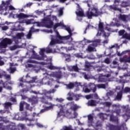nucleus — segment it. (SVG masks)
<instances>
[{
	"label": "nucleus",
	"mask_w": 130,
	"mask_h": 130,
	"mask_svg": "<svg viewBox=\"0 0 130 130\" xmlns=\"http://www.w3.org/2000/svg\"><path fill=\"white\" fill-rule=\"evenodd\" d=\"M92 47H96L98 46V44L96 43L94 41L92 42L91 44H90Z\"/></svg>",
	"instance_id": "43"
},
{
	"label": "nucleus",
	"mask_w": 130,
	"mask_h": 130,
	"mask_svg": "<svg viewBox=\"0 0 130 130\" xmlns=\"http://www.w3.org/2000/svg\"><path fill=\"white\" fill-rule=\"evenodd\" d=\"M30 20L31 22H32L31 24H37V23H40L39 22H35L34 19H31Z\"/></svg>",
	"instance_id": "58"
},
{
	"label": "nucleus",
	"mask_w": 130,
	"mask_h": 130,
	"mask_svg": "<svg viewBox=\"0 0 130 130\" xmlns=\"http://www.w3.org/2000/svg\"><path fill=\"white\" fill-rule=\"evenodd\" d=\"M71 38V36L68 35L66 36L62 37V40H69Z\"/></svg>",
	"instance_id": "35"
},
{
	"label": "nucleus",
	"mask_w": 130,
	"mask_h": 130,
	"mask_svg": "<svg viewBox=\"0 0 130 130\" xmlns=\"http://www.w3.org/2000/svg\"><path fill=\"white\" fill-rule=\"evenodd\" d=\"M61 130H73V128L72 126H63Z\"/></svg>",
	"instance_id": "28"
},
{
	"label": "nucleus",
	"mask_w": 130,
	"mask_h": 130,
	"mask_svg": "<svg viewBox=\"0 0 130 130\" xmlns=\"http://www.w3.org/2000/svg\"><path fill=\"white\" fill-rule=\"evenodd\" d=\"M73 115H74V116L73 117L74 118H77V117H78V113H77L76 111H74Z\"/></svg>",
	"instance_id": "56"
},
{
	"label": "nucleus",
	"mask_w": 130,
	"mask_h": 130,
	"mask_svg": "<svg viewBox=\"0 0 130 130\" xmlns=\"http://www.w3.org/2000/svg\"><path fill=\"white\" fill-rule=\"evenodd\" d=\"M24 36V33L23 32H21V33H18L17 35H16V38L18 39H22V37H23Z\"/></svg>",
	"instance_id": "30"
},
{
	"label": "nucleus",
	"mask_w": 130,
	"mask_h": 130,
	"mask_svg": "<svg viewBox=\"0 0 130 130\" xmlns=\"http://www.w3.org/2000/svg\"><path fill=\"white\" fill-rule=\"evenodd\" d=\"M104 23L103 22H100L99 23V31L97 34V35L98 36H101V34L102 33H104V37L105 38H106L107 37H109V35L110 34L109 33H106L105 31H104Z\"/></svg>",
	"instance_id": "5"
},
{
	"label": "nucleus",
	"mask_w": 130,
	"mask_h": 130,
	"mask_svg": "<svg viewBox=\"0 0 130 130\" xmlns=\"http://www.w3.org/2000/svg\"><path fill=\"white\" fill-rule=\"evenodd\" d=\"M93 96L95 99H98V94H97V93H94Z\"/></svg>",
	"instance_id": "64"
},
{
	"label": "nucleus",
	"mask_w": 130,
	"mask_h": 130,
	"mask_svg": "<svg viewBox=\"0 0 130 130\" xmlns=\"http://www.w3.org/2000/svg\"><path fill=\"white\" fill-rule=\"evenodd\" d=\"M32 23L33 22H31L30 20H28L25 21V23L26 24V25H30V24H32Z\"/></svg>",
	"instance_id": "55"
},
{
	"label": "nucleus",
	"mask_w": 130,
	"mask_h": 130,
	"mask_svg": "<svg viewBox=\"0 0 130 130\" xmlns=\"http://www.w3.org/2000/svg\"><path fill=\"white\" fill-rule=\"evenodd\" d=\"M54 80L53 79H48L47 77H45L42 79V83L45 85H51L52 84V82H53Z\"/></svg>",
	"instance_id": "10"
},
{
	"label": "nucleus",
	"mask_w": 130,
	"mask_h": 130,
	"mask_svg": "<svg viewBox=\"0 0 130 130\" xmlns=\"http://www.w3.org/2000/svg\"><path fill=\"white\" fill-rule=\"evenodd\" d=\"M112 104L111 102H106L105 103V105L107 107H110V106H111V105Z\"/></svg>",
	"instance_id": "38"
},
{
	"label": "nucleus",
	"mask_w": 130,
	"mask_h": 130,
	"mask_svg": "<svg viewBox=\"0 0 130 130\" xmlns=\"http://www.w3.org/2000/svg\"><path fill=\"white\" fill-rule=\"evenodd\" d=\"M87 105L88 106H96V101L93 100L88 101Z\"/></svg>",
	"instance_id": "21"
},
{
	"label": "nucleus",
	"mask_w": 130,
	"mask_h": 130,
	"mask_svg": "<svg viewBox=\"0 0 130 130\" xmlns=\"http://www.w3.org/2000/svg\"><path fill=\"white\" fill-rule=\"evenodd\" d=\"M56 38H58V39H59V40H62V37L60 36V35H59V32H58V31H56Z\"/></svg>",
	"instance_id": "34"
},
{
	"label": "nucleus",
	"mask_w": 130,
	"mask_h": 130,
	"mask_svg": "<svg viewBox=\"0 0 130 130\" xmlns=\"http://www.w3.org/2000/svg\"><path fill=\"white\" fill-rule=\"evenodd\" d=\"M36 80V78L35 77H32V80H30L28 82L29 84H33V83H35V81Z\"/></svg>",
	"instance_id": "40"
},
{
	"label": "nucleus",
	"mask_w": 130,
	"mask_h": 130,
	"mask_svg": "<svg viewBox=\"0 0 130 130\" xmlns=\"http://www.w3.org/2000/svg\"><path fill=\"white\" fill-rule=\"evenodd\" d=\"M57 27H63V28H66V31H68L69 34H72V30L71 29V28H70V27H67L63 23L61 22L55 23L53 26L54 30H55Z\"/></svg>",
	"instance_id": "9"
},
{
	"label": "nucleus",
	"mask_w": 130,
	"mask_h": 130,
	"mask_svg": "<svg viewBox=\"0 0 130 130\" xmlns=\"http://www.w3.org/2000/svg\"><path fill=\"white\" fill-rule=\"evenodd\" d=\"M14 72H16V68H10V73L11 74H14Z\"/></svg>",
	"instance_id": "49"
},
{
	"label": "nucleus",
	"mask_w": 130,
	"mask_h": 130,
	"mask_svg": "<svg viewBox=\"0 0 130 130\" xmlns=\"http://www.w3.org/2000/svg\"><path fill=\"white\" fill-rule=\"evenodd\" d=\"M56 40H52L51 42L50 43V45H54V44H56Z\"/></svg>",
	"instance_id": "46"
},
{
	"label": "nucleus",
	"mask_w": 130,
	"mask_h": 130,
	"mask_svg": "<svg viewBox=\"0 0 130 130\" xmlns=\"http://www.w3.org/2000/svg\"><path fill=\"white\" fill-rule=\"evenodd\" d=\"M104 63H107V64H109L110 63V59L109 58H107L104 60Z\"/></svg>",
	"instance_id": "39"
},
{
	"label": "nucleus",
	"mask_w": 130,
	"mask_h": 130,
	"mask_svg": "<svg viewBox=\"0 0 130 130\" xmlns=\"http://www.w3.org/2000/svg\"><path fill=\"white\" fill-rule=\"evenodd\" d=\"M85 67L86 68V69H89L90 65L89 64V63H86Z\"/></svg>",
	"instance_id": "61"
},
{
	"label": "nucleus",
	"mask_w": 130,
	"mask_h": 130,
	"mask_svg": "<svg viewBox=\"0 0 130 130\" xmlns=\"http://www.w3.org/2000/svg\"><path fill=\"white\" fill-rule=\"evenodd\" d=\"M89 89L91 91L93 92V93H95L97 90V88L96 85L94 83H89Z\"/></svg>",
	"instance_id": "15"
},
{
	"label": "nucleus",
	"mask_w": 130,
	"mask_h": 130,
	"mask_svg": "<svg viewBox=\"0 0 130 130\" xmlns=\"http://www.w3.org/2000/svg\"><path fill=\"white\" fill-rule=\"evenodd\" d=\"M19 110L20 111H23L24 110V105L23 104H20Z\"/></svg>",
	"instance_id": "47"
},
{
	"label": "nucleus",
	"mask_w": 130,
	"mask_h": 130,
	"mask_svg": "<svg viewBox=\"0 0 130 130\" xmlns=\"http://www.w3.org/2000/svg\"><path fill=\"white\" fill-rule=\"evenodd\" d=\"M10 49V50H15V49H17V46L15 45L13 46H11Z\"/></svg>",
	"instance_id": "45"
},
{
	"label": "nucleus",
	"mask_w": 130,
	"mask_h": 130,
	"mask_svg": "<svg viewBox=\"0 0 130 130\" xmlns=\"http://www.w3.org/2000/svg\"><path fill=\"white\" fill-rule=\"evenodd\" d=\"M20 92L23 93H27V92H28V89L27 88H23L20 91Z\"/></svg>",
	"instance_id": "48"
},
{
	"label": "nucleus",
	"mask_w": 130,
	"mask_h": 130,
	"mask_svg": "<svg viewBox=\"0 0 130 130\" xmlns=\"http://www.w3.org/2000/svg\"><path fill=\"white\" fill-rule=\"evenodd\" d=\"M110 120L112 122H118V117L113 115V114H111L110 116Z\"/></svg>",
	"instance_id": "16"
},
{
	"label": "nucleus",
	"mask_w": 130,
	"mask_h": 130,
	"mask_svg": "<svg viewBox=\"0 0 130 130\" xmlns=\"http://www.w3.org/2000/svg\"><path fill=\"white\" fill-rule=\"evenodd\" d=\"M26 67H27V68H35V66H34L32 64H29V63H28L26 65Z\"/></svg>",
	"instance_id": "53"
},
{
	"label": "nucleus",
	"mask_w": 130,
	"mask_h": 130,
	"mask_svg": "<svg viewBox=\"0 0 130 130\" xmlns=\"http://www.w3.org/2000/svg\"><path fill=\"white\" fill-rule=\"evenodd\" d=\"M84 92L85 93H90V92H91V89H90V88H86Z\"/></svg>",
	"instance_id": "52"
},
{
	"label": "nucleus",
	"mask_w": 130,
	"mask_h": 130,
	"mask_svg": "<svg viewBox=\"0 0 130 130\" xmlns=\"http://www.w3.org/2000/svg\"><path fill=\"white\" fill-rule=\"evenodd\" d=\"M13 105V104L11 102H7L5 103V108L6 109H8L9 107H11Z\"/></svg>",
	"instance_id": "24"
},
{
	"label": "nucleus",
	"mask_w": 130,
	"mask_h": 130,
	"mask_svg": "<svg viewBox=\"0 0 130 130\" xmlns=\"http://www.w3.org/2000/svg\"><path fill=\"white\" fill-rule=\"evenodd\" d=\"M86 50H87V51H88L89 52H91V51H93L94 50V48L91 45H89L88 46Z\"/></svg>",
	"instance_id": "31"
},
{
	"label": "nucleus",
	"mask_w": 130,
	"mask_h": 130,
	"mask_svg": "<svg viewBox=\"0 0 130 130\" xmlns=\"http://www.w3.org/2000/svg\"><path fill=\"white\" fill-rule=\"evenodd\" d=\"M91 27V25L90 24H88L86 27V28H85V30L84 31V34H86V31L87 30V29H89V28Z\"/></svg>",
	"instance_id": "59"
},
{
	"label": "nucleus",
	"mask_w": 130,
	"mask_h": 130,
	"mask_svg": "<svg viewBox=\"0 0 130 130\" xmlns=\"http://www.w3.org/2000/svg\"><path fill=\"white\" fill-rule=\"evenodd\" d=\"M32 37V30H29L28 34L26 35V37L27 39H31V37Z\"/></svg>",
	"instance_id": "33"
},
{
	"label": "nucleus",
	"mask_w": 130,
	"mask_h": 130,
	"mask_svg": "<svg viewBox=\"0 0 130 130\" xmlns=\"http://www.w3.org/2000/svg\"><path fill=\"white\" fill-rule=\"evenodd\" d=\"M26 62L27 63H36L37 64H42V66H45V62H38L31 59L27 60Z\"/></svg>",
	"instance_id": "13"
},
{
	"label": "nucleus",
	"mask_w": 130,
	"mask_h": 130,
	"mask_svg": "<svg viewBox=\"0 0 130 130\" xmlns=\"http://www.w3.org/2000/svg\"><path fill=\"white\" fill-rule=\"evenodd\" d=\"M62 76V74L61 72H58L55 74V77H56L57 79H61Z\"/></svg>",
	"instance_id": "23"
},
{
	"label": "nucleus",
	"mask_w": 130,
	"mask_h": 130,
	"mask_svg": "<svg viewBox=\"0 0 130 130\" xmlns=\"http://www.w3.org/2000/svg\"><path fill=\"white\" fill-rule=\"evenodd\" d=\"M124 93H129L130 92V88L129 87H125L124 89Z\"/></svg>",
	"instance_id": "37"
},
{
	"label": "nucleus",
	"mask_w": 130,
	"mask_h": 130,
	"mask_svg": "<svg viewBox=\"0 0 130 130\" xmlns=\"http://www.w3.org/2000/svg\"><path fill=\"white\" fill-rule=\"evenodd\" d=\"M9 5H11V0H7L6 2L2 1V4L0 5V12L8 11Z\"/></svg>",
	"instance_id": "8"
},
{
	"label": "nucleus",
	"mask_w": 130,
	"mask_h": 130,
	"mask_svg": "<svg viewBox=\"0 0 130 130\" xmlns=\"http://www.w3.org/2000/svg\"><path fill=\"white\" fill-rule=\"evenodd\" d=\"M123 38H124L127 40H130V34L125 33L123 35Z\"/></svg>",
	"instance_id": "27"
},
{
	"label": "nucleus",
	"mask_w": 130,
	"mask_h": 130,
	"mask_svg": "<svg viewBox=\"0 0 130 130\" xmlns=\"http://www.w3.org/2000/svg\"><path fill=\"white\" fill-rule=\"evenodd\" d=\"M85 98L87 99V100H89V99H91V95H86L85 96Z\"/></svg>",
	"instance_id": "63"
},
{
	"label": "nucleus",
	"mask_w": 130,
	"mask_h": 130,
	"mask_svg": "<svg viewBox=\"0 0 130 130\" xmlns=\"http://www.w3.org/2000/svg\"><path fill=\"white\" fill-rule=\"evenodd\" d=\"M16 17L17 19L21 20V19H26V18H29L30 15L25 14L23 13H20L19 14H16Z\"/></svg>",
	"instance_id": "12"
},
{
	"label": "nucleus",
	"mask_w": 130,
	"mask_h": 130,
	"mask_svg": "<svg viewBox=\"0 0 130 130\" xmlns=\"http://www.w3.org/2000/svg\"><path fill=\"white\" fill-rule=\"evenodd\" d=\"M9 8V11H15L16 10V8H15L12 5H9L8 6Z\"/></svg>",
	"instance_id": "36"
},
{
	"label": "nucleus",
	"mask_w": 130,
	"mask_h": 130,
	"mask_svg": "<svg viewBox=\"0 0 130 130\" xmlns=\"http://www.w3.org/2000/svg\"><path fill=\"white\" fill-rule=\"evenodd\" d=\"M67 89H73L75 87V84L73 83H70L67 85Z\"/></svg>",
	"instance_id": "26"
},
{
	"label": "nucleus",
	"mask_w": 130,
	"mask_h": 130,
	"mask_svg": "<svg viewBox=\"0 0 130 130\" xmlns=\"http://www.w3.org/2000/svg\"><path fill=\"white\" fill-rule=\"evenodd\" d=\"M52 51V50L50 49V48H47L46 49V52L47 53H51Z\"/></svg>",
	"instance_id": "44"
},
{
	"label": "nucleus",
	"mask_w": 130,
	"mask_h": 130,
	"mask_svg": "<svg viewBox=\"0 0 130 130\" xmlns=\"http://www.w3.org/2000/svg\"><path fill=\"white\" fill-rule=\"evenodd\" d=\"M69 70L70 72H79V68L77 65L70 66Z\"/></svg>",
	"instance_id": "18"
},
{
	"label": "nucleus",
	"mask_w": 130,
	"mask_h": 130,
	"mask_svg": "<svg viewBox=\"0 0 130 130\" xmlns=\"http://www.w3.org/2000/svg\"><path fill=\"white\" fill-rule=\"evenodd\" d=\"M51 109H53V107L52 106H45L44 109L41 110V113H43L45 112V111H48L49 110H51Z\"/></svg>",
	"instance_id": "17"
},
{
	"label": "nucleus",
	"mask_w": 130,
	"mask_h": 130,
	"mask_svg": "<svg viewBox=\"0 0 130 130\" xmlns=\"http://www.w3.org/2000/svg\"><path fill=\"white\" fill-rule=\"evenodd\" d=\"M122 126V125H121V126H118L114 125L113 124H109L107 126V127H108L109 130H121Z\"/></svg>",
	"instance_id": "11"
},
{
	"label": "nucleus",
	"mask_w": 130,
	"mask_h": 130,
	"mask_svg": "<svg viewBox=\"0 0 130 130\" xmlns=\"http://www.w3.org/2000/svg\"><path fill=\"white\" fill-rule=\"evenodd\" d=\"M31 102H32V103H34L35 104L36 103H37V99L36 98L32 97L31 99Z\"/></svg>",
	"instance_id": "41"
},
{
	"label": "nucleus",
	"mask_w": 130,
	"mask_h": 130,
	"mask_svg": "<svg viewBox=\"0 0 130 130\" xmlns=\"http://www.w3.org/2000/svg\"><path fill=\"white\" fill-rule=\"evenodd\" d=\"M125 58L126 62H130V56L128 57H125Z\"/></svg>",
	"instance_id": "54"
},
{
	"label": "nucleus",
	"mask_w": 130,
	"mask_h": 130,
	"mask_svg": "<svg viewBox=\"0 0 130 130\" xmlns=\"http://www.w3.org/2000/svg\"><path fill=\"white\" fill-rule=\"evenodd\" d=\"M46 50L44 48L41 49L40 51V54L42 56H39V55L36 53V52L34 50H32V54L31 57L35 59H37L38 60H44V57H45V55H44V52H45Z\"/></svg>",
	"instance_id": "3"
},
{
	"label": "nucleus",
	"mask_w": 130,
	"mask_h": 130,
	"mask_svg": "<svg viewBox=\"0 0 130 130\" xmlns=\"http://www.w3.org/2000/svg\"><path fill=\"white\" fill-rule=\"evenodd\" d=\"M41 102L42 103L46 104V105H49V106L54 107V105L52 104L51 103L48 102V100L50 101H52V96H41L40 98Z\"/></svg>",
	"instance_id": "6"
},
{
	"label": "nucleus",
	"mask_w": 130,
	"mask_h": 130,
	"mask_svg": "<svg viewBox=\"0 0 130 130\" xmlns=\"http://www.w3.org/2000/svg\"><path fill=\"white\" fill-rule=\"evenodd\" d=\"M119 19L121 20L123 22H125V23L127 22L126 15H125L120 14L119 16Z\"/></svg>",
	"instance_id": "20"
},
{
	"label": "nucleus",
	"mask_w": 130,
	"mask_h": 130,
	"mask_svg": "<svg viewBox=\"0 0 130 130\" xmlns=\"http://www.w3.org/2000/svg\"><path fill=\"white\" fill-rule=\"evenodd\" d=\"M11 101H12V102H14V103L17 102V100H16L15 98H12L11 99Z\"/></svg>",
	"instance_id": "60"
},
{
	"label": "nucleus",
	"mask_w": 130,
	"mask_h": 130,
	"mask_svg": "<svg viewBox=\"0 0 130 130\" xmlns=\"http://www.w3.org/2000/svg\"><path fill=\"white\" fill-rule=\"evenodd\" d=\"M12 43L13 41H12L11 39L6 38L2 41L1 43H0V47H2V48H7L8 45H10Z\"/></svg>",
	"instance_id": "7"
},
{
	"label": "nucleus",
	"mask_w": 130,
	"mask_h": 130,
	"mask_svg": "<svg viewBox=\"0 0 130 130\" xmlns=\"http://www.w3.org/2000/svg\"><path fill=\"white\" fill-rule=\"evenodd\" d=\"M102 14V12L98 11V9L96 8H93L90 10V9L88 11H87L86 15L88 19H92V17H98Z\"/></svg>",
	"instance_id": "2"
},
{
	"label": "nucleus",
	"mask_w": 130,
	"mask_h": 130,
	"mask_svg": "<svg viewBox=\"0 0 130 130\" xmlns=\"http://www.w3.org/2000/svg\"><path fill=\"white\" fill-rule=\"evenodd\" d=\"M125 32V30L124 29L120 30L118 32L119 36H122L123 37V35H125L124 34Z\"/></svg>",
	"instance_id": "32"
},
{
	"label": "nucleus",
	"mask_w": 130,
	"mask_h": 130,
	"mask_svg": "<svg viewBox=\"0 0 130 130\" xmlns=\"http://www.w3.org/2000/svg\"><path fill=\"white\" fill-rule=\"evenodd\" d=\"M119 61L120 62H126L125 57H120V59H119Z\"/></svg>",
	"instance_id": "42"
},
{
	"label": "nucleus",
	"mask_w": 130,
	"mask_h": 130,
	"mask_svg": "<svg viewBox=\"0 0 130 130\" xmlns=\"http://www.w3.org/2000/svg\"><path fill=\"white\" fill-rule=\"evenodd\" d=\"M121 98H122V92L121 91H120L117 93L116 96V99L117 100H121Z\"/></svg>",
	"instance_id": "22"
},
{
	"label": "nucleus",
	"mask_w": 130,
	"mask_h": 130,
	"mask_svg": "<svg viewBox=\"0 0 130 130\" xmlns=\"http://www.w3.org/2000/svg\"><path fill=\"white\" fill-rule=\"evenodd\" d=\"M122 108L123 111L125 112L126 116H127V117H130V108L127 106H124L122 107Z\"/></svg>",
	"instance_id": "14"
},
{
	"label": "nucleus",
	"mask_w": 130,
	"mask_h": 130,
	"mask_svg": "<svg viewBox=\"0 0 130 130\" xmlns=\"http://www.w3.org/2000/svg\"><path fill=\"white\" fill-rule=\"evenodd\" d=\"M97 87L99 89H106V85L104 84H98Z\"/></svg>",
	"instance_id": "29"
},
{
	"label": "nucleus",
	"mask_w": 130,
	"mask_h": 130,
	"mask_svg": "<svg viewBox=\"0 0 130 130\" xmlns=\"http://www.w3.org/2000/svg\"><path fill=\"white\" fill-rule=\"evenodd\" d=\"M32 6V3H29L26 4L25 6H24V8H29V7Z\"/></svg>",
	"instance_id": "50"
},
{
	"label": "nucleus",
	"mask_w": 130,
	"mask_h": 130,
	"mask_svg": "<svg viewBox=\"0 0 130 130\" xmlns=\"http://www.w3.org/2000/svg\"><path fill=\"white\" fill-rule=\"evenodd\" d=\"M38 27H46V28H52L53 27V22L47 19H43L41 22H36Z\"/></svg>",
	"instance_id": "4"
},
{
	"label": "nucleus",
	"mask_w": 130,
	"mask_h": 130,
	"mask_svg": "<svg viewBox=\"0 0 130 130\" xmlns=\"http://www.w3.org/2000/svg\"><path fill=\"white\" fill-rule=\"evenodd\" d=\"M88 117V123L89 124V126H92V124L93 123V116H92L91 114H89L87 116Z\"/></svg>",
	"instance_id": "19"
},
{
	"label": "nucleus",
	"mask_w": 130,
	"mask_h": 130,
	"mask_svg": "<svg viewBox=\"0 0 130 130\" xmlns=\"http://www.w3.org/2000/svg\"><path fill=\"white\" fill-rule=\"evenodd\" d=\"M126 18H127V22L128 21L130 22V14L126 15Z\"/></svg>",
	"instance_id": "62"
},
{
	"label": "nucleus",
	"mask_w": 130,
	"mask_h": 130,
	"mask_svg": "<svg viewBox=\"0 0 130 130\" xmlns=\"http://www.w3.org/2000/svg\"><path fill=\"white\" fill-rule=\"evenodd\" d=\"M9 29V27L8 26H4L2 27V30L3 31H6Z\"/></svg>",
	"instance_id": "51"
},
{
	"label": "nucleus",
	"mask_w": 130,
	"mask_h": 130,
	"mask_svg": "<svg viewBox=\"0 0 130 130\" xmlns=\"http://www.w3.org/2000/svg\"><path fill=\"white\" fill-rule=\"evenodd\" d=\"M64 56H65V57H67V56L68 57V58H66V60H68V59H70V58H71V55H70V54L69 55V54H66L64 55Z\"/></svg>",
	"instance_id": "57"
},
{
	"label": "nucleus",
	"mask_w": 130,
	"mask_h": 130,
	"mask_svg": "<svg viewBox=\"0 0 130 130\" xmlns=\"http://www.w3.org/2000/svg\"><path fill=\"white\" fill-rule=\"evenodd\" d=\"M70 108L68 109H66L64 105L59 104L58 105L59 108H60V111L58 113L57 115L59 117L60 116H64L65 117H69L70 115H72V111H77L79 109V107L78 105L75 104V102H72L70 103Z\"/></svg>",
	"instance_id": "1"
},
{
	"label": "nucleus",
	"mask_w": 130,
	"mask_h": 130,
	"mask_svg": "<svg viewBox=\"0 0 130 130\" xmlns=\"http://www.w3.org/2000/svg\"><path fill=\"white\" fill-rule=\"evenodd\" d=\"M76 13L78 17H85V14L83 11H79L78 12H76Z\"/></svg>",
	"instance_id": "25"
}]
</instances>
